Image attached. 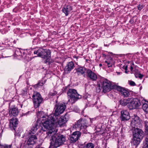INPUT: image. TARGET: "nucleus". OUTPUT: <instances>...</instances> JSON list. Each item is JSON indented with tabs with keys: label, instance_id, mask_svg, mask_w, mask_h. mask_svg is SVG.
Wrapping results in <instances>:
<instances>
[{
	"label": "nucleus",
	"instance_id": "obj_12",
	"mask_svg": "<svg viewBox=\"0 0 148 148\" xmlns=\"http://www.w3.org/2000/svg\"><path fill=\"white\" fill-rule=\"evenodd\" d=\"M81 135V132L79 131L74 132L70 135L69 140L71 143L76 142L79 138Z\"/></svg>",
	"mask_w": 148,
	"mask_h": 148
},
{
	"label": "nucleus",
	"instance_id": "obj_40",
	"mask_svg": "<svg viewBox=\"0 0 148 148\" xmlns=\"http://www.w3.org/2000/svg\"><path fill=\"white\" fill-rule=\"evenodd\" d=\"M136 17V16H134L129 21V23L131 24L134 23V18Z\"/></svg>",
	"mask_w": 148,
	"mask_h": 148
},
{
	"label": "nucleus",
	"instance_id": "obj_47",
	"mask_svg": "<svg viewBox=\"0 0 148 148\" xmlns=\"http://www.w3.org/2000/svg\"><path fill=\"white\" fill-rule=\"evenodd\" d=\"M25 51V49H20V52L21 53V56L23 55L22 53H23L24 51Z\"/></svg>",
	"mask_w": 148,
	"mask_h": 148
},
{
	"label": "nucleus",
	"instance_id": "obj_23",
	"mask_svg": "<svg viewBox=\"0 0 148 148\" xmlns=\"http://www.w3.org/2000/svg\"><path fill=\"white\" fill-rule=\"evenodd\" d=\"M72 10V7L70 5L64 6L62 9V11L66 16H67Z\"/></svg>",
	"mask_w": 148,
	"mask_h": 148
},
{
	"label": "nucleus",
	"instance_id": "obj_30",
	"mask_svg": "<svg viewBox=\"0 0 148 148\" xmlns=\"http://www.w3.org/2000/svg\"><path fill=\"white\" fill-rule=\"evenodd\" d=\"M105 63L106 64V65L108 66V67L110 68L112 66L114 62L112 58H110V60H106Z\"/></svg>",
	"mask_w": 148,
	"mask_h": 148
},
{
	"label": "nucleus",
	"instance_id": "obj_24",
	"mask_svg": "<svg viewBox=\"0 0 148 148\" xmlns=\"http://www.w3.org/2000/svg\"><path fill=\"white\" fill-rule=\"evenodd\" d=\"M46 116L44 115V113L43 111H38L37 113V118L41 121H43L44 120L46 119L47 118Z\"/></svg>",
	"mask_w": 148,
	"mask_h": 148
},
{
	"label": "nucleus",
	"instance_id": "obj_39",
	"mask_svg": "<svg viewBox=\"0 0 148 148\" xmlns=\"http://www.w3.org/2000/svg\"><path fill=\"white\" fill-rule=\"evenodd\" d=\"M130 69L131 71L133 73H134V72L135 73H137V72H138V70L136 69H135L134 70V71L133 70V66H132V65H131L130 66Z\"/></svg>",
	"mask_w": 148,
	"mask_h": 148
},
{
	"label": "nucleus",
	"instance_id": "obj_55",
	"mask_svg": "<svg viewBox=\"0 0 148 148\" xmlns=\"http://www.w3.org/2000/svg\"><path fill=\"white\" fill-rule=\"evenodd\" d=\"M3 49L2 48V47L0 46V50Z\"/></svg>",
	"mask_w": 148,
	"mask_h": 148
},
{
	"label": "nucleus",
	"instance_id": "obj_21",
	"mask_svg": "<svg viewBox=\"0 0 148 148\" xmlns=\"http://www.w3.org/2000/svg\"><path fill=\"white\" fill-rule=\"evenodd\" d=\"M45 50V49H44L42 48H40L34 51V53L37 54V56L40 57L42 58L44 56L43 54Z\"/></svg>",
	"mask_w": 148,
	"mask_h": 148
},
{
	"label": "nucleus",
	"instance_id": "obj_59",
	"mask_svg": "<svg viewBox=\"0 0 148 148\" xmlns=\"http://www.w3.org/2000/svg\"><path fill=\"white\" fill-rule=\"evenodd\" d=\"M2 57V55L0 54V58H1Z\"/></svg>",
	"mask_w": 148,
	"mask_h": 148
},
{
	"label": "nucleus",
	"instance_id": "obj_35",
	"mask_svg": "<svg viewBox=\"0 0 148 148\" xmlns=\"http://www.w3.org/2000/svg\"><path fill=\"white\" fill-rule=\"evenodd\" d=\"M39 40L38 38H36L33 40L32 42L33 45H37L38 42Z\"/></svg>",
	"mask_w": 148,
	"mask_h": 148
},
{
	"label": "nucleus",
	"instance_id": "obj_52",
	"mask_svg": "<svg viewBox=\"0 0 148 148\" xmlns=\"http://www.w3.org/2000/svg\"><path fill=\"white\" fill-rule=\"evenodd\" d=\"M35 148H44V147H40L39 146H36Z\"/></svg>",
	"mask_w": 148,
	"mask_h": 148
},
{
	"label": "nucleus",
	"instance_id": "obj_9",
	"mask_svg": "<svg viewBox=\"0 0 148 148\" xmlns=\"http://www.w3.org/2000/svg\"><path fill=\"white\" fill-rule=\"evenodd\" d=\"M95 71V67L92 68V70L87 69L86 70V76L87 78L93 81H95L97 79V73Z\"/></svg>",
	"mask_w": 148,
	"mask_h": 148
},
{
	"label": "nucleus",
	"instance_id": "obj_4",
	"mask_svg": "<svg viewBox=\"0 0 148 148\" xmlns=\"http://www.w3.org/2000/svg\"><path fill=\"white\" fill-rule=\"evenodd\" d=\"M33 102L35 108H38L43 102V99L41 95L37 92H34L32 96Z\"/></svg>",
	"mask_w": 148,
	"mask_h": 148
},
{
	"label": "nucleus",
	"instance_id": "obj_57",
	"mask_svg": "<svg viewBox=\"0 0 148 148\" xmlns=\"http://www.w3.org/2000/svg\"><path fill=\"white\" fill-rule=\"evenodd\" d=\"M104 46H107H107H109V45H107V44L105 45V44H104Z\"/></svg>",
	"mask_w": 148,
	"mask_h": 148
},
{
	"label": "nucleus",
	"instance_id": "obj_42",
	"mask_svg": "<svg viewBox=\"0 0 148 148\" xmlns=\"http://www.w3.org/2000/svg\"><path fill=\"white\" fill-rule=\"evenodd\" d=\"M129 84L131 86H134L136 85V84L133 81H129Z\"/></svg>",
	"mask_w": 148,
	"mask_h": 148
},
{
	"label": "nucleus",
	"instance_id": "obj_45",
	"mask_svg": "<svg viewBox=\"0 0 148 148\" xmlns=\"http://www.w3.org/2000/svg\"><path fill=\"white\" fill-rule=\"evenodd\" d=\"M27 94V91L25 90H22V94L24 96H26V95Z\"/></svg>",
	"mask_w": 148,
	"mask_h": 148
},
{
	"label": "nucleus",
	"instance_id": "obj_1",
	"mask_svg": "<svg viewBox=\"0 0 148 148\" xmlns=\"http://www.w3.org/2000/svg\"><path fill=\"white\" fill-rule=\"evenodd\" d=\"M49 116H46V119L41 121L43 125L42 129L46 132L45 138L51 141L49 148H57L63 144L66 140L63 135L55 136L58 131L53 120L51 119Z\"/></svg>",
	"mask_w": 148,
	"mask_h": 148
},
{
	"label": "nucleus",
	"instance_id": "obj_60",
	"mask_svg": "<svg viewBox=\"0 0 148 148\" xmlns=\"http://www.w3.org/2000/svg\"><path fill=\"white\" fill-rule=\"evenodd\" d=\"M130 62L129 61H128V63H130V62Z\"/></svg>",
	"mask_w": 148,
	"mask_h": 148
},
{
	"label": "nucleus",
	"instance_id": "obj_38",
	"mask_svg": "<svg viewBox=\"0 0 148 148\" xmlns=\"http://www.w3.org/2000/svg\"><path fill=\"white\" fill-rule=\"evenodd\" d=\"M144 7L143 4H140L137 6L138 9L140 11Z\"/></svg>",
	"mask_w": 148,
	"mask_h": 148
},
{
	"label": "nucleus",
	"instance_id": "obj_43",
	"mask_svg": "<svg viewBox=\"0 0 148 148\" xmlns=\"http://www.w3.org/2000/svg\"><path fill=\"white\" fill-rule=\"evenodd\" d=\"M27 50H25V51H24L23 52V53H22V56H21V58H24L26 56L27 54Z\"/></svg>",
	"mask_w": 148,
	"mask_h": 148
},
{
	"label": "nucleus",
	"instance_id": "obj_11",
	"mask_svg": "<svg viewBox=\"0 0 148 148\" xmlns=\"http://www.w3.org/2000/svg\"><path fill=\"white\" fill-rule=\"evenodd\" d=\"M130 103L128 106V108L130 110L136 108L141 105L140 101L137 98H130Z\"/></svg>",
	"mask_w": 148,
	"mask_h": 148
},
{
	"label": "nucleus",
	"instance_id": "obj_37",
	"mask_svg": "<svg viewBox=\"0 0 148 148\" xmlns=\"http://www.w3.org/2000/svg\"><path fill=\"white\" fill-rule=\"evenodd\" d=\"M11 145H5L4 146H0V148H11Z\"/></svg>",
	"mask_w": 148,
	"mask_h": 148
},
{
	"label": "nucleus",
	"instance_id": "obj_14",
	"mask_svg": "<svg viewBox=\"0 0 148 148\" xmlns=\"http://www.w3.org/2000/svg\"><path fill=\"white\" fill-rule=\"evenodd\" d=\"M90 95L88 94H86L85 95H84L83 96V98L84 99H86L88 101V104H89V106H93L94 105L96 104H97V109H99V108H101V106L100 105L101 104V103L99 101H96L95 102V103H92V101H89L90 99Z\"/></svg>",
	"mask_w": 148,
	"mask_h": 148
},
{
	"label": "nucleus",
	"instance_id": "obj_51",
	"mask_svg": "<svg viewBox=\"0 0 148 148\" xmlns=\"http://www.w3.org/2000/svg\"><path fill=\"white\" fill-rule=\"evenodd\" d=\"M96 119L95 118H92V119H90V121L91 123L92 122V121L95 120Z\"/></svg>",
	"mask_w": 148,
	"mask_h": 148
},
{
	"label": "nucleus",
	"instance_id": "obj_8",
	"mask_svg": "<svg viewBox=\"0 0 148 148\" xmlns=\"http://www.w3.org/2000/svg\"><path fill=\"white\" fill-rule=\"evenodd\" d=\"M25 138L28 139L27 142L28 145H33L37 141V138L35 134H32L31 132H26L25 136H23Z\"/></svg>",
	"mask_w": 148,
	"mask_h": 148
},
{
	"label": "nucleus",
	"instance_id": "obj_18",
	"mask_svg": "<svg viewBox=\"0 0 148 148\" xmlns=\"http://www.w3.org/2000/svg\"><path fill=\"white\" fill-rule=\"evenodd\" d=\"M133 136L143 139L144 136L143 131L138 128L133 129Z\"/></svg>",
	"mask_w": 148,
	"mask_h": 148
},
{
	"label": "nucleus",
	"instance_id": "obj_26",
	"mask_svg": "<svg viewBox=\"0 0 148 148\" xmlns=\"http://www.w3.org/2000/svg\"><path fill=\"white\" fill-rule=\"evenodd\" d=\"M131 100L130 98H128L127 99H121L119 101V103L122 106H128L129 105Z\"/></svg>",
	"mask_w": 148,
	"mask_h": 148
},
{
	"label": "nucleus",
	"instance_id": "obj_7",
	"mask_svg": "<svg viewBox=\"0 0 148 148\" xmlns=\"http://www.w3.org/2000/svg\"><path fill=\"white\" fill-rule=\"evenodd\" d=\"M87 126V124L86 122V120L81 118L75 123L73 127V128H75L77 130H82V131L85 133L83 131H85Z\"/></svg>",
	"mask_w": 148,
	"mask_h": 148
},
{
	"label": "nucleus",
	"instance_id": "obj_13",
	"mask_svg": "<svg viewBox=\"0 0 148 148\" xmlns=\"http://www.w3.org/2000/svg\"><path fill=\"white\" fill-rule=\"evenodd\" d=\"M115 89L117 90L118 91H119L124 97H127L129 96L130 92L128 91V89L117 86H115Z\"/></svg>",
	"mask_w": 148,
	"mask_h": 148
},
{
	"label": "nucleus",
	"instance_id": "obj_41",
	"mask_svg": "<svg viewBox=\"0 0 148 148\" xmlns=\"http://www.w3.org/2000/svg\"><path fill=\"white\" fill-rule=\"evenodd\" d=\"M123 68L125 70V73H127L129 72V71L127 70V65H124L123 67Z\"/></svg>",
	"mask_w": 148,
	"mask_h": 148
},
{
	"label": "nucleus",
	"instance_id": "obj_28",
	"mask_svg": "<svg viewBox=\"0 0 148 148\" xmlns=\"http://www.w3.org/2000/svg\"><path fill=\"white\" fill-rule=\"evenodd\" d=\"M39 127L37 123H35L34 125H33V127L30 130H29L28 132H31L32 134H35L37 129Z\"/></svg>",
	"mask_w": 148,
	"mask_h": 148
},
{
	"label": "nucleus",
	"instance_id": "obj_20",
	"mask_svg": "<svg viewBox=\"0 0 148 148\" xmlns=\"http://www.w3.org/2000/svg\"><path fill=\"white\" fill-rule=\"evenodd\" d=\"M74 67V64L73 62L68 63L64 69L66 73H69Z\"/></svg>",
	"mask_w": 148,
	"mask_h": 148
},
{
	"label": "nucleus",
	"instance_id": "obj_27",
	"mask_svg": "<svg viewBox=\"0 0 148 148\" xmlns=\"http://www.w3.org/2000/svg\"><path fill=\"white\" fill-rule=\"evenodd\" d=\"M16 41L13 39L12 38L8 39L5 40V45H8L10 47H12L16 43Z\"/></svg>",
	"mask_w": 148,
	"mask_h": 148
},
{
	"label": "nucleus",
	"instance_id": "obj_6",
	"mask_svg": "<svg viewBox=\"0 0 148 148\" xmlns=\"http://www.w3.org/2000/svg\"><path fill=\"white\" fill-rule=\"evenodd\" d=\"M66 108V105L64 103H61L56 104L55 106V110L53 114L49 115L51 116H59L60 114L62 113Z\"/></svg>",
	"mask_w": 148,
	"mask_h": 148
},
{
	"label": "nucleus",
	"instance_id": "obj_50",
	"mask_svg": "<svg viewBox=\"0 0 148 148\" xmlns=\"http://www.w3.org/2000/svg\"><path fill=\"white\" fill-rule=\"evenodd\" d=\"M101 90V89L100 88V87H99L98 88H97V91L98 92H100Z\"/></svg>",
	"mask_w": 148,
	"mask_h": 148
},
{
	"label": "nucleus",
	"instance_id": "obj_29",
	"mask_svg": "<svg viewBox=\"0 0 148 148\" xmlns=\"http://www.w3.org/2000/svg\"><path fill=\"white\" fill-rule=\"evenodd\" d=\"M84 144L82 148H94L95 147L94 144L91 142L85 143Z\"/></svg>",
	"mask_w": 148,
	"mask_h": 148
},
{
	"label": "nucleus",
	"instance_id": "obj_2",
	"mask_svg": "<svg viewBox=\"0 0 148 148\" xmlns=\"http://www.w3.org/2000/svg\"><path fill=\"white\" fill-rule=\"evenodd\" d=\"M49 116V117L51 119H53V121L54 122L55 125L57 128L59 126L60 127H64L66 123L69 119V114L66 113L64 116H62L59 118H58L59 116H54L53 117Z\"/></svg>",
	"mask_w": 148,
	"mask_h": 148
},
{
	"label": "nucleus",
	"instance_id": "obj_3",
	"mask_svg": "<svg viewBox=\"0 0 148 148\" xmlns=\"http://www.w3.org/2000/svg\"><path fill=\"white\" fill-rule=\"evenodd\" d=\"M100 83L102 92H109L112 89H115L114 86H117L116 85H112L111 82L103 77L101 78Z\"/></svg>",
	"mask_w": 148,
	"mask_h": 148
},
{
	"label": "nucleus",
	"instance_id": "obj_25",
	"mask_svg": "<svg viewBox=\"0 0 148 148\" xmlns=\"http://www.w3.org/2000/svg\"><path fill=\"white\" fill-rule=\"evenodd\" d=\"M142 139L140 138L139 137L138 138L135 136H133L132 139L131 143L134 145L138 146L140 144V141Z\"/></svg>",
	"mask_w": 148,
	"mask_h": 148
},
{
	"label": "nucleus",
	"instance_id": "obj_58",
	"mask_svg": "<svg viewBox=\"0 0 148 148\" xmlns=\"http://www.w3.org/2000/svg\"><path fill=\"white\" fill-rule=\"evenodd\" d=\"M73 58H76L77 59V57L76 56H74Z\"/></svg>",
	"mask_w": 148,
	"mask_h": 148
},
{
	"label": "nucleus",
	"instance_id": "obj_15",
	"mask_svg": "<svg viewBox=\"0 0 148 148\" xmlns=\"http://www.w3.org/2000/svg\"><path fill=\"white\" fill-rule=\"evenodd\" d=\"M87 69L83 66H78L76 67L75 70L76 71L75 73L78 75H82L85 77L86 73V70Z\"/></svg>",
	"mask_w": 148,
	"mask_h": 148
},
{
	"label": "nucleus",
	"instance_id": "obj_36",
	"mask_svg": "<svg viewBox=\"0 0 148 148\" xmlns=\"http://www.w3.org/2000/svg\"><path fill=\"white\" fill-rule=\"evenodd\" d=\"M145 132H147L148 131V122L145 121Z\"/></svg>",
	"mask_w": 148,
	"mask_h": 148
},
{
	"label": "nucleus",
	"instance_id": "obj_48",
	"mask_svg": "<svg viewBox=\"0 0 148 148\" xmlns=\"http://www.w3.org/2000/svg\"><path fill=\"white\" fill-rule=\"evenodd\" d=\"M138 76L139 78L141 79L143 77V75L140 73H139L138 74Z\"/></svg>",
	"mask_w": 148,
	"mask_h": 148
},
{
	"label": "nucleus",
	"instance_id": "obj_44",
	"mask_svg": "<svg viewBox=\"0 0 148 148\" xmlns=\"http://www.w3.org/2000/svg\"><path fill=\"white\" fill-rule=\"evenodd\" d=\"M143 148H148V144L144 142L143 143Z\"/></svg>",
	"mask_w": 148,
	"mask_h": 148
},
{
	"label": "nucleus",
	"instance_id": "obj_5",
	"mask_svg": "<svg viewBox=\"0 0 148 148\" xmlns=\"http://www.w3.org/2000/svg\"><path fill=\"white\" fill-rule=\"evenodd\" d=\"M67 94L69 98L73 101L72 103H75L78 99H81L82 96L77 92V90L74 89L70 88L68 90Z\"/></svg>",
	"mask_w": 148,
	"mask_h": 148
},
{
	"label": "nucleus",
	"instance_id": "obj_10",
	"mask_svg": "<svg viewBox=\"0 0 148 148\" xmlns=\"http://www.w3.org/2000/svg\"><path fill=\"white\" fill-rule=\"evenodd\" d=\"M132 117V120L131 121V124L132 130L138 127H141L142 126V121L140 118L136 114H134Z\"/></svg>",
	"mask_w": 148,
	"mask_h": 148
},
{
	"label": "nucleus",
	"instance_id": "obj_31",
	"mask_svg": "<svg viewBox=\"0 0 148 148\" xmlns=\"http://www.w3.org/2000/svg\"><path fill=\"white\" fill-rule=\"evenodd\" d=\"M46 81V80H44V81L42 80L40 81L37 84L34 85V87L37 88L39 86H42L45 83Z\"/></svg>",
	"mask_w": 148,
	"mask_h": 148
},
{
	"label": "nucleus",
	"instance_id": "obj_54",
	"mask_svg": "<svg viewBox=\"0 0 148 148\" xmlns=\"http://www.w3.org/2000/svg\"><path fill=\"white\" fill-rule=\"evenodd\" d=\"M131 65H132V66L134 65V63L133 62H132L131 63Z\"/></svg>",
	"mask_w": 148,
	"mask_h": 148
},
{
	"label": "nucleus",
	"instance_id": "obj_22",
	"mask_svg": "<svg viewBox=\"0 0 148 148\" xmlns=\"http://www.w3.org/2000/svg\"><path fill=\"white\" fill-rule=\"evenodd\" d=\"M9 115L11 116H16L19 113V111L18 108L17 107H13L10 109L9 110Z\"/></svg>",
	"mask_w": 148,
	"mask_h": 148
},
{
	"label": "nucleus",
	"instance_id": "obj_46",
	"mask_svg": "<svg viewBox=\"0 0 148 148\" xmlns=\"http://www.w3.org/2000/svg\"><path fill=\"white\" fill-rule=\"evenodd\" d=\"M144 142L148 144V133L147 135L146 138L145 139V141Z\"/></svg>",
	"mask_w": 148,
	"mask_h": 148
},
{
	"label": "nucleus",
	"instance_id": "obj_33",
	"mask_svg": "<svg viewBox=\"0 0 148 148\" xmlns=\"http://www.w3.org/2000/svg\"><path fill=\"white\" fill-rule=\"evenodd\" d=\"M20 49L19 48H16L15 51L14 55L16 56H21V53L20 52Z\"/></svg>",
	"mask_w": 148,
	"mask_h": 148
},
{
	"label": "nucleus",
	"instance_id": "obj_56",
	"mask_svg": "<svg viewBox=\"0 0 148 148\" xmlns=\"http://www.w3.org/2000/svg\"><path fill=\"white\" fill-rule=\"evenodd\" d=\"M102 66V65L101 64H99V66L100 67H101Z\"/></svg>",
	"mask_w": 148,
	"mask_h": 148
},
{
	"label": "nucleus",
	"instance_id": "obj_19",
	"mask_svg": "<svg viewBox=\"0 0 148 148\" xmlns=\"http://www.w3.org/2000/svg\"><path fill=\"white\" fill-rule=\"evenodd\" d=\"M121 120L122 121H127L130 118L129 112L127 110H123L121 112Z\"/></svg>",
	"mask_w": 148,
	"mask_h": 148
},
{
	"label": "nucleus",
	"instance_id": "obj_16",
	"mask_svg": "<svg viewBox=\"0 0 148 148\" xmlns=\"http://www.w3.org/2000/svg\"><path fill=\"white\" fill-rule=\"evenodd\" d=\"M18 121L17 119L13 118L10 121L9 127L12 130L16 131V129L18 125Z\"/></svg>",
	"mask_w": 148,
	"mask_h": 148
},
{
	"label": "nucleus",
	"instance_id": "obj_34",
	"mask_svg": "<svg viewBox=\"0 0 148 148\" xmlns=\"http://www.w3.org/2000/svg\"><path fill=\"white\" fill-rule=\"evenodd\" d=\"M57 94V92L56 91H50L49 94L48 96L51 97V96H54L56 95Z\"/></svg>",
	"mask_w": 148,
	"mask_h": 148
},
{
	"label": "nucleus",
	"instance_id": "obj_17",
	"mask_svg": "<svg viewBox=\"0 0 148 148\" xmlns=\"http://www.w3.org/2000/svg\"><path fill=\"white\" fill-rule=\"evenodd\" d=\"M51 52L49 49H45V50L43 54L44 56L42 58L45 59L44 61L45 63H48L49 64H50V60L51 58Z\"/></svg>",
	"mask_w": 148,
	"mask_h": 148
},
{
	"label": "nucleus",
	"instance_id": "obj_53",
	"mask_svg": "<svg viewBox=\"0 0 148 148\" xmlns=\"http://www.w3.org/2000/svg\"><path fill=\"white\" fill-rule=\"evenodd\" d=\"M29 112H27V113H25H25H23V115H27V114Z\"/></svg>",
	"mask_w": 148,
	"mask_h": 148
},
{
	"label": "nucleus",
	"instance_id": "obj_49",
	"mask_svg": "<svg viewBox=\"0 0 148 148\" xmlns=\"http://www.w3.org/2000/svg\"><path fill=\"white\" fill-rule=\"evenodd\" d=\"M24 102H25V101H23L22 102V104H20L19 105H18V106H20L21 108H22V106H23V104H24Z\"/></svg>",
	"mask_w": 148,
	"mask_h": 148
},
{
	"label": "nucleus",
	"instance_id": "obj_32",
	"mask_svg": "<svg viewBox=\"0 0 148 148\" xmlns=\"http://www.w3.org/2000/svg\"><path fill=\"white\" fill-rule=\"evenodd\" d=\"M142 108L145 112L148 113V101L147 102V103L143 104Z\"/></svg>",
	"mask_w": 148,
	"mask_h": 148
}]
</instances>
